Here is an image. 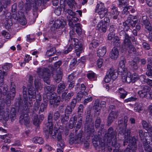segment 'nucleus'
<instances>
[{
	"instance_id": "37",
	"label": "nucleus",
	"mask_w": 152,
	"mask_h": 152,
	"mask_svg": "<svg viewBox=\"0 0 152 152\" xmlns=\"http://www.w3.org/2000/svg\"><path fill=\"white\" fill-rule=\"evenodd\" d=\"M33 141L35 143L39 144H43L44 142L43 139L41 137H35L33 139Z\"/></svg>"
},
{
	"instance_id": "53",
	"label": "nucleus",
	"mask_w": 152,
	"mask_h": 152,
	"mask_svg": "<svg viewBox=\"0 0 152 152\" xmlns=\"http://www.w3.org/2000/svg\"><path fill=\"white\" fill-rule=\"evenodd\" d=\"M35 118L33 121V124L35 126H38L40 124L41 121L38 119V116L37 115L35 116Z\"/></svg>"
},
{
	"instance_id": "36",
	"label": "nucleus",
	"mask_w": 152,
	"mask_h": 152,
	"mask_svg": "<svg viewBox=\"0 0 152 152\" xmlns=\"http://www.w3.org/2000/svg\"><path fill=\"white\" fill-rule=\"evenodd\" d=\"M143 104L141 103H136L134 106V109L135 111L138 112H140L143 109Z\"/></svg>"
},
{
	"instance_id": "40",
	"label": "nucleus",
	"mask_w": 152,
	"mask_h": 152,
	"mask_svg": "<svg viewBox=\"0 0 152 152\" xmlns=\"http://www.w3.org/2000/svg\"><path fill=\"white\" fill-rule=\"evenodd\" d=\"M108 12V9L104 10H102L101 11H99L96 12H98L100 18H103L105 15H107Z\"/></svg>"
},
{
	"instance_id": "1",
	"label": "nucleus",
	"mask_w": 152,
	"mask_h": 152,
	"mask_svg": "<svg viewBox=\"0 0 152 152\" xmlns=\"http://www.w3.org/2000/svg\"><path fill=\"white\" fill-rule=\"evenodd\" d=\"M23 88L24 97L23 103L20 100L19 101L18 104L19 107L23 106L24 111H26V112H23L21 114L20 117L19 122L21 124H24L26 126H29L30 121L29 118L27 113L29 112L30 108L33 105V102H28L27 92L26 91V89L24 86H23Z\"/></svg>"
},
{
	"instance_id": "23",
	"label": "nucleus",
	"mask_w": 152,
	"mask_h": 152,
	"mask_svg": "<svg viewBox=\"0 0 152 152\" xmlns=\"http://www.w3.org/2000/svg\"><path fill=\"white\" fill-rule=\"evenodd\" d=\"M111 13L113 15L112 18L114 20L117 19L119 14L117 7L115 5L113 4L111 6Z\"/></svg>"
},
{
	"instance_id": "32",
	"label": "nucleus",
	"mask_w": 152,
	"mask_h": 152,
	"mask_svg": "<svg viewBox=\"0 0 152 152\" xmlns=\"http://www.w3.org/2000/svg\"><path fill=\"white\" fill-rule=\"evenodd\" d=\"M78 20L79 19L78 18L75 16L72 17L71 18L68 20L69 25L71 27H74V26L73 23L77 22Z\"/></svg>"
},
{
	"instance_id": "33",
	"label": "nucleus",
	"mask_w": 152,
	"mask_h": 152,
	"mask_svg": "<svg viewBox=\"0 0 152 152\" xmlns=\"http://www.w3.org/2000/svg\"><path fill=\"white\" fill-rule=\"evenodd\" d=\"M129 64L133 70L136 71L138 69L139 67L137 63L134 60H132L129 61Z\"/></svg>"
},
{
	"instance_id": "8",
	"label": "nucleus",
	"mask_w": 152,
	"mask_h": 152,
	"mask_svg": "<svg viewBox=\"0 0 152 152\" xmlns=\"http://www.w3.org/2000/svg\"><path fill=\"white\" fill-rule=\"evenodd\" d=\"M124 123L122 120H120L118 121V125L120 128L119 133L122 135H125V138H128L131 134V131L129 129H127L128 117L125 116L124 118Z\"/></svg>"
},
{
	"instance_id": "7",
	"label": "nucleus",
	"mask_w": 152,
	"mask_h": 152,
	"mask_svg": "<svg viewBox=\"0 0 152 152\" xmlns=\"http://www.w3.org/2000/svg\"><path fill=\"white\" fill-rule=\"evenodd\" d=\"M117 133L112 127H110L107 130V133L105 134L104 139L105 142H112V145H115L117 141Z\"/></svg>"
},
{
	"instance_id": "60",
	"label": "nucleus",
	"mask_w": 152,
	"mask_h": 152,
	"mask_svg": "<svg viewBox=\"0 0 152 152\" xmlns=\"http://www.w3.org/2000/svg\"><path fill=\"white\" fill-rule=\"evenodd\" d=\"M103 60L102 58L99 59L97 61V64L99 68H101L103 65Z\"/></svg>"
},
{
	"instance_id": "44",
	"label": "nucleus",
	"mask_w": 152,
	"mask_h": 152,
	"mask_svg": "<svg viewBox=\"0 0 152 152\" xmlns=\"http://www.w3.org/2000/svg\"><path fill=\"white\" fill-rule=\"evenodd\" d=\"M67 3L70 8L73 9L75 8V5L76 4V3L74 0H68Z\"/></svg>"
},
{
	"instance_id": "6",
	"label": "nucleus",
	"mask_w": 152,
	"mask_h": 152,
	"mask_svg": "<svg viewBox=\"0 0 152 152\" xmlns=\"http://www.w3.org/2000/svg\"><path fill=\"white\" fill-rule=\"evenodd\" d=\"M61 61L56 62L54 65L53 69L52 71L53 76L54 80L57 83H59L62 78V72L60 66L62 64Z\"/></svg>"
},
{
	"instance_id": "38",
	"label": "nucleus",
	"mask_w": 152,
	"mask_h": 152,
	"mask_svg": "<svg viewBox=\"0 0 152 152\" xmlns=\"http://www.w3.org/2000/svg\"><path fill=\"white\" fill-rule=\"evenodd\" d=\"M140 78L141 80H143L144 82L152 86V80L148 78H146L145 76L143 75H141L140 76Z\"/></svg>"
},
{
	"instance_id": "58",
	"label": "nucleus",
	"mask_w": 152,
	"mask_h": 152,
	"mask_svg": "<svg viewBox=\"0 0 152 152\" xmlns=\"http://www.w3.org/2000/svg\"><path fill=\"white\" fill-rule=\"evenodd\" d=\"M119 3L118 5L121 7L126 5L127 2L126 0H118Z\"/></svg>"
},
{
	"instance_id": "18",
	"label": "nucleus",
	"mask_w": 152,
	"mask_h": 152,
	"mask_svg": "<svg viewBox=\"0 0 152 152\" xmlns=\"http://www.w3.org/2000/svg\"><path fill=\"white\" fill-rule=\"evenodd\" d=\"M107 28V26L105 23H104L102 20H101L98 23L96 27V30L101 33H105Z\"/></svg>"
},
{
	"instance_id": "13",
	"label": "nucleus",
	"mask_w": 152,
	"mask_h": 152,
	"mask_svg": "<svg viewBox=\"0 0 152 152\" xmlns=\"http://www.w3.org/2000/svg\"><path fill=\"white\" fill-rule=\"evenodd\" d=\"M32 76H30L29 78V84L28 86V93L30 101H32L33 99L36 98V92L32 85L33 82Z\"/></svg>"
},
{
	"instance_id": "25",
	"label": "nucleus",
	"mask_w": 152,
	"mask_h": 152,
	"mask_svg": "<svg viewBox=\"0 0 152 152\" xmlns=\"http://www.w3.org/2000/svg\"><path fill=\"white\" fill-rule=\"evenodd\" d=\"M142 22L145 26V28L149 31L151 30L152 28L151 26V24L147 16H143L142 17Z\"/></svg>"
},
{
	"instance_id": "57",
	"label": "nucleus",
	"mask_w": 152,
	"mask_h": 152,
	"mask_svg": "<svg viewBox=\"0 0 152 152\" xmlns=\"http://www.w3.org/2000/svg\"><path fill=\"white\" fill-rule=\"evenodd\" d=\"M1 34L2 35L4 36V37L6 39H8L10 38V34L8 33L7 31H6L3 30V31L1 32Z\"/></svg>"
},
{
	"instance_id": "34",
	"label": "nucleus",
	"mask_w": 152,
	"mask_h": 152,
	"mask_svg": "<svg viewBox=\"0 0 152 152\" xmlns=\"http://www.w3.org/2000/svg\"><path fill=\"white\" fill-rule=\"evenodd\" d=\"M23 11H22V12H20V18H19L18 20L19 21V22H20L21 24L23 25L26 23V20Z\"/></svg>"
},
{
	"instance_id": "21",
	"label": "nucleus",
	"mask_w": 152,
	"mask_h": 152,
	"mask_svg": "<svg viewBox=\"0 0 152 152\" xmlns=\"http://www.w3.org/2000/svg\"><path fill=\"white\" fill-rule=\"evenodd\" d=\"M43 97L44 102L41 104L39 110V112L42 113L47 108L48 104L47 102L49 101V99L46 94H44L43 95Z\"/></svg>"
},
{
	"instance_id": "20",
	"label": "nucleus",
	"mask_w": 152,
	"mask_h": 152,
	"mask_svg": "<svg viewBox=\"0 0 152 152\" xmlns=\"http://www.w3.org/2000/svg\"><path fill=\"white\" fill-rule=\"evenodd\" d=\"M9 113L4 111V109L2 106H0V120H4L6 121L9 118Z\"/></svg>"
},
{
	"instance_id": "29",
	"label": "nucleus",
	"mask_w": 152,
	"mask_h": 152,
	"mask_svg": "<svg viewBox=\"0 0 152 152\" xmlns=\"http://www.w3.org/2000/svg\"><path fill=\"white\" fill-rule=\"evenodd\" d=\"M66 85V83L61 82L58 84L57 87V92L58 94H61L65 89Z\"/></svg>"
},
{
	"instance_id": "42",
	"label": "nucleus",
	"mask_w": 152,
	"mask_h": 152,
	"mask_svg": "<svg viewBox=\"0 0 152 152\" xmlns=\"http://www.w3.org/2000/svg\"><path fill=\"white\" fill-rule=\"evenodd\" d=\"M6 75V73L3 71V73L2 71L0 70V86L1 87L4 83V76Z\"/></svg>"
},
{
	"instance_id": "55",
	"label": "nucleus",
	"mask_w": 152,
	"mask_h": 152,
	"mask_svg": "<svg viewBox=\"0 0 152 152\" xmlns=\"http://www.w3.org/2000/svg\"><path fill=\"white\" fill-rule=\"evenodd\" d=\"M118 115V112L116 111H112L110 112L109 115L115 119L116 118Z\"/></svg>"
},
{
	"instance_id": "22",
	"label": "nucleus",
	"mask_w": 152,
	"mask_h": 152,
	"mask_svg": "<svg viewBox=\"0 0 152 152\" xmlns=\"http://www.w3.org/2000/svg\"><path fill=\"white\" fill-rule=\"evenodd\" d=\"M85 130L88 136H87V139L89 138L90 136L94 134V127L93 125L89 124V125H86L85 127Z\"/></svg>"
},
{
	"instance_id": "30",
	"label": "nucleus",
	"mask_w": 152,
	"mask_h": 152,
	"mask_svg": "<svg viewBox=\"0 0 152 152\" xmlns=\"http://www.w3.org/2000/svg\"><path fill=\"white\" fill-rule=\"evenodd\" d=\"M106 48L105 46L100 47L97 51V56L99 57H103L106 52Z\"/></svg>"
},
{
	"instance_id": "46",
	"label": "nucleus",
	"mask_w": 152,
	"mask_h": 152,
	"mask_svg": "<svg viewBox=\"0 0 152 152\" xmlns=\"http://www.w3.org/2000/svg\"><path fill=\"white\" fill-rule=\"evenodd\" d=\"M22 11H18V14H17V12H12V16L14 19L15 20H18L19 18H20V12H21Z\"/></svg>"
},
{
	"instance_id": "56",
	"label": "nucleus",
	"mask_w": 152,
	"mask_h": 152,
	"mask_svg": "<svg viewBox=\"0 0 152 152\" xmlns=\"http://www.w3.org/2000/svg\"><path fill=\"white\" fill-rule=\"evenodd\" d=\"M101 122V120L99 117H97L95 123V127L96 128H98L100 126Z\"/></svg>"
},
{
	"instance_id": "5",
	"label": "nucleus",
	"mask_w": 152,
	"mask_h": 152,
	"mask_svg": "<svg viewBox=\"0 0 152 152\" xmlns=\"http://www.w3.org/2000/svg\"><path fill=\"white\" fill-rule=\"evenodd\" d=\"M102 130H99L98 132V136L96 135H94L93 138L92 142L93 145L99 152H103L105 151V149L104 140L101 142H100L101 140H100L101 139L100 136L102 135Z\"/></svg>"
},
{
	"instance_id": "24",
	"label": "nucleus",
	"mask_w": 152,
	"mask_h": 152,
	"mask_svg": "<svg viewBox=\"0 0 152 152\" xmlns=\"http://www.w3.org/2000/svg\"><path fill=\"white\" fill-rule=\"evenodd\" d=\"M15 85L13 83H11V86H10V91L11 93L10 95L8 94L7 95L8 99L9 100L8 101V102H9V103L10 102V100H13L14 98L15 94Z\"/></svg>"
},
{
	"instance_id": "12",
	"label": "nucleus",
	"mask_w": 152,
	"mask_h": 152,
	"mask_svg": "<svg viewBox=\"0 0 152 152\" xmlns=\"http://www.w3.org/2000/svg\"><path fill=\"white\" fill-rule=\"evenodd\" d=\"M148 134H144V140H143V147L145 152H152V137L149 136Z\"/></svg>"
},
{
	"instance_id": "49",
	"label": "nucleus",
	"mask_w": 152,
	"mask_h": 152,
	"mask_svg": "<svg viewBox=\"0 0 152 152\" xmlns=\"http://www.w3.org/2000/svg\"><path fill=\"white\" fill-rule=\"evenodd\" d=\"M87 77L91 80H95V75L94 73H89L87 74Z\"/></svg>"
},
{
	"instance_id": "52",
	"label": "nucleus",
	"mask_w": 152,
	"mask_h": 152,
	"mask_svg": "<svg viewBox=\"0 0 152 152\" xmlns=\"http://www.w3.org/2000/svg\"><path fill=\"white\" fill-rule=\"evenodd\" d=\"M73 109L72 107L69 106H67L65 110V113L67 114H71L72 112V109Z\"/></svg>"
},
{
	"instance_id": "11",
	"label": "nucleus",
	"mask_w": 152,
	"mask_h": 152,
	"mask_svg": "<svg viewBox=\"0 0 152 152\" xmlns=\"http://www.w3.org/2000/svg\"><path fill=\"white\" fill-rule=\"evenodd\" d=\"M123 72L122 73V80L124 82H126L130 83L131 82H135L137 80L138 77L137 74L135 73L131 75L130 72Z\"/></svg>"
},
{
	"instance_id": "41",
	"label": "nucleus",
	"mask_w": 152,
	"mask_h": 152,
	"mask_svg": "<svg viewBox=\"0 0 152 152\" xmlns=\"http://www.w3.org/2000/svg\"><path fill=\"white\" fill-rule=\"evenodd\" d=\"M56 52L55 48L53 47L47 51L46 54L48 56H50L54 55Z\"/></svg>"
},
{
	"instance_id": "3",
	"label": "nucleus",
	"mask_w": 152,
	"mask_h": 152,
	"mask_svg": "<svg viewBox=\"0 0 152 152\" xmlns=\"http://www.w3.org/2000/svg\"><path fill=\"white\" fill-rule=\"evenodd\" d=\"M71 40L72 44L69 45L67 50L64 51V53L66 54L71 51L74 48L73 45H74L76 55L77 56L79 57L83 49L82 44L79 42L78 40L77 39L73 38L71 37Z\"/></svg>"
},
{
	"instance_id": "10",
	"label": "nucleus",
	"mask_w": 152,
	"mask_h": 152,
	"mask_svg": "<svg viewBox=\"0 0 152 152\" xmlns=\"http://www.w3.org/2000/svg\"><path fill=\"white\" fill-rule=\"evenodd\" d=\"M49 70L47 68H39L37 69V73L40 78H43L45 82L48 84L50 83L49 78L50 74Z\"/></svg>"
},
{
	"instance_id": "64",
	"label": "nucleus",
	"mask_w": 152,
	"mask_h": 152,
	"mask_svg": "<svg viewBox=\"0 0 152 152\" xmlns=\"http://www.w3.org/2000/svg\"><path fill=\"white\" fill-rule=\"evenodd\" d=\"M12 21L10 20H8L6 23H5V28L7 29L10 28V26H12Z\"/></svg>"
},
{
	"instance_id": "26",
	"label": "nucleus",
	"mask_w": 152,
	"mask_h": 152,
	"mask_svg": "<svg viewBox=\"0 0 152 152\" xmlns=\"http://www.w3.org/2000/svg\"><path fill=\"white\" fill-rule=\"evenodd\" d=\"M113 80L116 79L118 76V74L116 70L113 68H111L108 71V74H107Z\"/></svg>"
},
{
	"instance_id": "19",
	"label": "nucleus",
	"mask_w": 152,
	"mask_h": 152,
	"mask_svg": "<svg viewBox=\"0 0 152 152\" xmlns=\"http://www.w3.org/2000/svg\"><path fill=\"white\" fill-rule=\"evenodd\" d=\"M66 24V23L64 21L57 20L55 21L51 28L52 30H54L55 29L58 28L60 27L63 28Z\"/></svg>"
},
{
	"instance_id": "15",
	"label": "nucleus",
	"mask_w": 152,
	"mask_h": 152,
	"mask_svg": "<svg viewBox=\"0 0 152 152\" xmlns=\"http://www.w3.org/2000/svg\"><path fill=\"white\" fill-rule=\"evenodd\" d=\"M79 133L76 134V136L75 138H74V134L71 133L70 135L69 143L70 144H72L74 143H80L81 142V138L82 134V131L80 130L79 131Z\"/></svg>"
},
{
	"instance_id": "54",
	"label": "nucleus",
	"mask_w": 152,
	"mask_h": 152,
	"mask_svg": "<svg viewBox=\"0 0 152 152\" xmlns=\"http://www.w3.org/2000/svg\"><path fill=\"white\" fill-rule=\"evenodd\" d=\"M57 146L58 148L63 149L65 147L64 141L63 140H61V141H58L57 144Z\"/></svg>"
},
{
	"instance_id": "16",
	"label": "nucleus",
	"mask_w": 152,
	"mask_h": 152,
	"mask_svg": "<svg viewBox=\"0 0 152 152\" xmlns=\"http://www.w3.org/2000/svg\"><path fill=\"white\" fill-rule=\"evenodd\" d=\"M107 39L111 41L112 44H113L115 46H119L121 42L119 38L117 36H115V33H109L108 35Z\"/></svg>"
},
{
	"instance_id": "28",
	"label": "nucleus",
	"mask_w": 152,
	"mask_h": 152,
	"mask_svg": "<svg viewBox=\"0 0 152 152\" xmlns=\"http://www.w3.org/2000/svg\"><path fill=\"white\" fill-rule=\"evenodd\" d=\"M112 145L115 147V148L113 149V152H130V149L128 148H126L125 150L123 151L120 149V145L119 143H117V141L115 145Z\"/></svg>"
},
{
	"instance_id": "48",
	"label": "nucleus",
	"mask_w": 152,
	"mask_h": 152,
	"mask_svg": "<svg viewBox=\"0 0 152 152\" xmlns=\"http://www.w3.org/2000/svg\"><path fill=\"white\" fill-rule=\"evenodd\" d=\"M16 115V111L14 108L11 109L10 113V118L12 120H14L15 118Z\"/></svg>"
},
{
	"instance_id": "61",
	"label": "nucleus",
	"mask_w": 152,
	"mask_h": 152,
	"mask_svg": "<svg viewBox=\"0 0 152 152\" xmlns=\"http://www.w3.org/2000/svg\"><path fill=\"white\" fill-rule=\"evenodd\" d=\"M31 2H28L25 4V8L26 11H28L30 10L31 8L32 4L30 3Z\"/></svg>"
},
{
	"instance_id": "27",
	"label": "nucleus",
	"mask_w": 152,
	"mask_h": 152,
	"mask_svg": "<svg viewBox=\"0 0 152 152\" xmlns=\"http://www.w3.org/2000/svg\"><path fill=\"white\" fill-rule=\"evenodd\" d=\"M119 51L118 49L115 48H113L110 53V58L113 60L116 59L118 57Z\"/></svg>"
},
{
	"instance_id": "63",
	"label": "nucleus",
	"mask_w": 152,
	"mask_h": 152,
	"mask_svg": "<svg viewBox=\"0 0 152 152\" xmlns=\"http://www.w3.org/2000/svg\"><path fill=\"white\" fill-rule=\"evenodd\" d=\"M66 114L65 113L64 116L63 115L61 116V121L63 123H64L65 121H67L69 119V116L68 115H66Z\"/></svg>"
},
{
	"instance_id": "35",
	"label": "nucleus",
	"mask_w": 152,
	"mask_h": 152,
	"mask_svg": "<svg viewBox=\"0 0 152 152\" xmlns=\"http://www.w3.org/2000/svg\"><path fill=\"white\" fill-rule=\"evenodd\" d=\"M34 86L37 91H38L39 90L42 89V85L39 80H35Z\"/></svg>"
},
{
	"instance_id": "9",
	"label": "nucleus",
	"mask_w": 152,
	"mask_h": 152,
	"mask_svg": "<svg viewBox=\"0 0 152 152\" xmlns=\"http://www.w3.org/2000/svg\"><path fill=\"white\" fill-rule=\"evenodd\" d=\"M53 113L50 112L48 114V122L46 124V125L47 126L46 129V134H48V136L50 135L51 136L52 138L55 139L56 137V133L58 132V130H56L54 131L53 133Z\"/></svg>"
},
{
	"instance_id": "59",
	"label": "nucleus",
	"mask_w": 152,
	"mask_h": 152,
	"mask_svg": "<svg viewBox=\"0 0 152 152\" xmlns=\"http://www.w3.org/2000/svg\"><path fill=\"white\" fill-rule=\"evenodd\" d=\"M92 100V96H89L86 98H85L84 102L83 104L84 105H86L87 103L89 102H91Z\"/></svg>"
},
{
	"instance_id": "51",
	"label": "nucleus",
	"mask_w": 152,
	"mask_h": 152,
	"mask_svg": "<svg viewBox=\"0 0 152 152\" xmlns=\"http://www.w3.org/2000/svg\"><path fill=\"white\" fill-rule=\"evenodd\" d=\"M98 45L97 41L96 40H93L90 43V47H93V48H96Z\"/></svg>"
},
{
	"instance_id": "50",
	"label": "nucleus",
	"mask_w": 152,
	"mask_h": 152,
	"mask_svg": "<svg viewBox=\"0 0 152 152\" xmlns=\"http://www.w3.org/2000/svg\"><path fill=\"white\" fill-rule=\"evenodd\" d=\"M60 114L58 111H55L53 114V119L55 121H57L60 117Z\"/></svg>"
},
{
	"instance_id": "43",
	"label": "nucleus",
	"mask_w": 152,
	"mask_h": 152,
	"mask_svg": "<svg viewBox=\"0 0 152 152\" xmlns=\"http://www.w3.org/2000/svg\"><path fill=\"white\" fill-rule=\"evenodd\" d=\"M87 94V93L86 92H83L82 91H81L78 92L77 96V99L78 101H80L84 95L86 96Z\"/></svg>"
},
{
	"instance_id": "4",
	"label": "nucleus",
	"mask_w": 152,
	"mask_h": 152,
	"mask_svg": "<svg viewBox=\"0 0 152 152\" xmlns=\"http://www.w3.org/2000/svg\"><path fill=\"white\" fill-rule=\"evenodd\" d=\"M128 34H126L123 43L122 44L121 50L122 53H125L127 50L129 53L135 52L136 49L132 45Z\"/></svg>"
},
{
	"instance_id": "31",
	"label": "nucleus",
	"mask_w": 152,
	"mask_h": 152,
	"mask_svg": "<svg viewBox=\"0 0 152 152\" xmlns=\"http://www.w3.org/2000/svg\"><path fill=\"white\" fill-rule=\"evenodd\" d=\"M107 9L105 7L104 4L100 1L97 4L96 9V12L99 11L104 10Z\"/></svg>"
},
{
	"instance_id": "2",
	"label": "nucleus",
	"mask_w": 152,
	"mask_h": 152,
	"mask_svg": "<svg viewBox=\"0 0 152 152\" xmlns=\"http://www.w3.org/2000/svg\"><path fill=\"white\" fill-rule=\"evenodd\" d=\"M55 89L56 88L54 86H47L44 88L45 93L44 94L47 95L50 100V105L53 104L54 107H56L59 104L60 100V97L58 96L56 93L54 92L51 94Z\"/></svg>"
},
{
	"instance_id": "39",
	"label": "nucleus",
	"mask_w": 152,
	"mask_h": 152,
	"mask_svg": "<svg viewBox=\"0 0 152 152\" xmlns=\"http://www.w3.org/2000/svg\"><path fill=\"white\" fill-rule=\"evenodd\" d=\"M152 66L151 65L148 64L147 65V69L146 74V75L150 78H152Z\"/></svg>"
},
{
	"instance_id": "62",
	"label": "nucleus",
	"mask_w": 152,
	"mask_h": 152,
	"mask_svg": "<svg viewBox=\"0 0 152 152\" xmlns=\"http://www.w3.org/2000/svg\"><path fill=\"white\" fill-rule=\"evenodd\" d=\"M142 47L145 49L147 50H149L150 49V46L149 44L146 42L142 43Z\"/></svg>"
},
{
	"instance_id": "14",
	"label": "nucleus",
	"mask_w": 152,
	"mask_h": 152,
	"mask_svg": "<svg viewBox=\"0 0 152 152\" xmlns=\"http://www.w3.org/2000/svg\"><path fill=\"white\" fill-rule=\"evenodd\" d=\"M124 135V145L125 146L127 144L129 141V145H130V148L131 149H133V151L135 149H137V147L136 145V139L134 137H130V135L129 137H127L126 138H125V135Z\"/></svg>"
},
{
	"instance_id": "47",
	"label": "nucleus",
	"mask_w": 152,
	"mask_h": 152,
	"mask_svg": "<svg viewBox=\"0 0 152 152\" xmlns=\"http://www.w3.org/2000/svg\"><path fill=\"white\" fill-rule=\"evenodd\" d=\"M75 25L76 27V32L79 35L80 34L82 31L81 25L79 23L76 24Z\"/></svg>"
},
{
	"instance_id": "17",
	"label": "nucleus",
	"mask_w": 152,
	"mask_h": 152,
	"mask_svg": "<svg viewBox=\"0 0 152 152\" xmlns=\"http://www.w3.org/2000/svg\"><path fill=\"white\" fill-rule=\"evenodd\" d=\"M126 60L125 58L123 57L121 58L119 63L118 71L121 73L126 72L127 71V70L125 66Z\"/></svg>"
},
{
	"instance_id": "45",
	"label": "nucleus",
	"mask_w": 152,
	"mask_h": 152,
	"mask_svg": "<svg viewBox=\"0 0 152 152\" xmlns=\"http://www.w3.org/2000/svg\"><path fill=\"white\" fill-rule=\"evenodd\" d=\"M74 93L73 92L71 91L70 92L68 93V94L64 97V99L65 101L66 102L68 101L74 95ZM64 96L62 95V97L63 98Z\"/></svg>"
}]
</instances>
